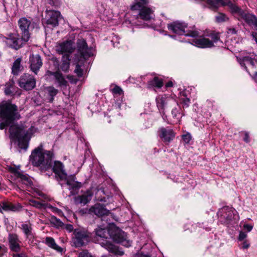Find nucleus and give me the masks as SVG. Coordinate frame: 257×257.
I'll use <instances>...</instances> for the list:
<instances>
[{"label": "nucleus", "instance_id": "1", "mask_svg": "<svg viewBox=\"0 0 257 257\" xmlns=\"http://www.w3.org/2000/svg\"><path fill=\"white\" fill-rule=\"evenodd\" d=\"M34 23L26 18H22L18 21V25L21 31V37L20 38L17 33L10 34L7 38V43L15 49L21 48L23 45L27 43L30 38V31L34 27Z\"/></svg>", "mask_w": 257, "mask_h": 257}, {"label": "nucleus", "instance_id": "2", "mask_svg": "<svg viewBox=\"0 0 257 257\" xmlns=\"http://www.w3.org/2000/svg\"><path fill=\"white\" fill-rule=\"evenodd\" d=\"M53 157V152L44 150L43 145L41 144L32 152L30 161L35 166H41L48 169L52 166Z\"/></svg>", "mask_w": 257, "mask_h": 257}, {"label": "nucleus", "instance_id": "3", "mask_svg": "<svg viewBox=\"0 0 257 257\" xmlns=\"http://www.w3.org/2000/svg\"><path fill=\"white\" fill-rule=\"evenodd\" d=\"M36 132V129L34 126H31L27 132L18 125H11L10 128L11 138L18 140L19 147L23 149H27L29 141Z\"/></svg>", "mask_w": 257, "mask_h": 257}, {"label": "nucleus", "instance_id": "4", "mask_svg": "<svg viewBox=\"0 0 257 257\" xmlns=\"http://www.w3.org/2000/svg\"><path fill=\"white\" fill-rule=\"evenodd\" d=\"M17 106L8 101L0 103V119L3 122L0 123V129L3 130L14 120L18 119Z\"/></svg>", "mask_w": 257, "mask_h": 257}, {"label": "nucleus", "instance_id": "5", "mask_svg": "<svg viewBox=\"0 0 257 257\" xmlns=\"http://www.w3.org/2000/svg\"><path fill=\"white\" fill-rule=\"evenodd\" d=\"M220 221L226 224L232 223L239 219L237 212L232 207L224 206L220 209L217 212Z\"/></svg>", "mask_w": 257, "mask_h": 257}, {"label": "nucleus", "instance_id": "6", "mask_svg": "<svg viewBox=\"0 0 257 257\" xmlns=\"http://www.w3.org/2000/svg\"><path fill=\"white\" fill-rule=\"evenodd\" d=\"M72 237L73 243L76 247H79L87 244L90 240V233L84 229H76Z\"/></svg>", "mask_w": 257, "mask_h": 257}, {"label": "nucleus", "instance_id": "7", "mask_svg": "<svg viewBox=\"0 0 257 257\" xmlns=\"http://www.w3.org/2000/svg\"><path fill=\"white\" fill-rule=\"evenodd\" d=\"M186 27L187 25L185 23L179 22H175L168 25V29L177 34H184L186 36H191L194 38L198 36V33L196 31H189L185 34L184 30Z\"/></svg>", "mask_w": 257, "mask_h": 257}, {"label": "nucleus", "instance_id": "8", "mask_svg": "<svg viewBox=\"0 0 257 257\" xmlns=\"http://www.w3.org/2000/svg\"><path fill=\"white\" fill-rule=\"evenodd\" d=\"M230 8L232 12L236 13L240 18L244 20L249 25L254 26L257 30V18L254 15L240 10L232 4H230Z\"/></svg>", "mask_w": 257, "mask_h": 257}, {"label": "nucleus", "instance_id": "9", "mask_svg": "<svg viewBox=\"0 0 257 257\" xmlns=\"http://www.w3.org/2000/svg\"><path fill=\"white\" fill-rule=\"evenodd\" d=\"M36 80L28 73H24L19 80V86L26 90H31L36 86Z\"/></svg>", "mask_w": 257, "mask_h": 257}, {"label": "nucleus", "instance_id": "10", "mask_svg": "<svg viewBox=\"0 0 257 257\" xmlns=\"http://www.w3.org/2000/svg\"><path fill=\"white\" fill-rule=\"evenodd\" d=\"M132 10H140L139 14L140 18L144 21H149L153 19L154 15L151 9L141 6L140 3H136L131 7Z\"/></svg>", "mask_w": 257, "mask_h": 257}, {"label": "nucleus", "instance_id": "11", "mask_svg": "<svg viewBox=\"0 0 257 257\" xmlns=\"http://www.w3.org/2000/svg\"><path fill=\"white\" fill-rule=\"evenodd\" d=\"M61 18V14L59 11L47 10L45 16V24L50 25L52 27H55L58 25L59 21Z\"/></svg>", "mask_w": 257, "mask_h": 257}, {"label": "nucleus", "instance_id": "12", "mask_svg": "<svg viewBox=\"0 0 257 257\" xmlns=\"http://www.w3.org/2000/svg\"><path fill=\"white\" fill-rule=\"evenodd\" d=\"M77 44L78 50L84 58L86 59L93 55L92 49L88 47L85 40L78 39Z\"/></svg>", "mask_w": 257, "mask_h": 257}, {"label": "nucleus", "instance_id": "13", "mask_svg": "<svg viewBox=\"0 0 257 257\" xmlns=\"http://www.w3.org/2000/svg\"><path fill=\"white\" fill-rule=\"evenodd\" d=\"M238 61L247 70V65L253 68L257 64V56L253 53H250L248 56L239 58Z\"/></svg>", "mask_w": 257, "mask_h": 257}, {"label": "nucleus", "instance_id": "14", "mask_svg": "<svg viewBox=\"0 0 257 257\" xmlns=\"http://www.w3.org/2000/svg\"><path fill=\"white\" fill-rule=\"evenodd\" d=\"M43 64L42 59L39 55H32L30 57V67L31 70L37 74Z\"/></svg>", "mask_w": 257, "mask_h": 257}, {"label": "nucleus", "instance_id": "15", "mask_svg": "<svg viewBox=\"0 0 257 257\" xmlns=\"http://www.w3.org/2000/svg\"><path fill=\"white\" fill-rule=\"evenodd\" d=\"M159 132L160 138L166 144L169 143L175 137V133L171 129L162 127L159 130Z\"/></svg>", "mask_w": 257, "mask_h": 257}, {"label": "nucleus", "instance_id": "16", "mask_svg": "<svg viewBox=\"0 0 257 257\" xmlns=\"http://www.w3.org/2000/svg\"><path fill=\"white\" fill-rule=\"evenodd\" d=\"M56 50L60 54L71 53L74 51L73 43L71 41L60 43L56 46Z\"/></svg>", "mask_w": 257, "mask_h": 257}, {"label": "nucleus", "instance_id": "17", "mask_svg": "<svg viewBox=\"0 0 257 257\" xmlns=\"http://www.w3.org/2000/svg\"><path fill=\"white\" fill-rule=\"evenodd\" d=\"M22 208V206L19 203L14 204L9 202H2L0 203V212L3 211H19Z\"/></svg>", "mask_w": 257, "mask_h": 257}, {"label": "nucleus", "instance_id": "18", "mask_svg": "<svg viewBox=\"0 0 257 257\" xmlns=\"http://www.w3.org/2000/svg\"><path fill=\"white\" fill-rule=\"evenodd\" d=\"M63 168V165L61 162H54L53 170L60 180L67 179V174L65 173Z\"/></svg>", "mask_w": 257, "mask_h": 257}, {"label": "nucleus", "instance_id": "19", "mask_svg": "<svg viewBox=\"0 0 257 257\" xmlns=\"http://www.w3.org/2000/svg\"><path fill=\"white\" fill-rule=\"evenodd\" d=\"M90 213H93L98 216H102L107 215L109 212L103 205L99 203L95 204L92 206L89 210Z\"/></svg>", "mask_w": 257, "mask_h": 257}, {"label": "nucleus", "instance_id": "20", "mask_svg": "<svg viewBox=\"0 0 257 257\" xmlns=\"http://www.w3.org/2000/svg\"><path fill=\"white\" fill-rule=\"evenodd\" d=\"M9 241L10 247L12 250L18 252L21 249L20 241L18 238V236L16 234H10L9 236Z\"/></svg>", "mask_w": 257, "mask_h": 257}, {"label": "nucleus", "instance_id": "21", "mask_svg": "<svg viewBox=\"0 0 257 257\" xmlns=\"http://www.w3.org/2000/svg\"><path fill=\"white\" fill-rule=\"evenodd\" d=\"M117 233L114 234V236L113 237V239L119 243H121L123 245L126 247L130 246L132 242L125 238L124 232L121 231L118 229H117Z\"/></svg>", "mask_w": 257, "mask_h": 257}, {"label": "nucleus", "instance_id": "22", "mask_svg": "<svg viewBox=\"0 0 257 257\" xmlns=\"http://www.w3.org/2000/svg\"><path fill=\"white\" fill-rule=\"evenodd\" d=\"M102 246L106 249L109 252L114 253L116 255H122L123 254V251L117 246L110 243L106 242L105 244L102 243Z\"/></svg>", "mask_w": 257, "mask_h": 257}, {"label": "nucleus", "instance_id": "23", "mask_svg": "<svg viewBox=\"0 0 257 257\" xmlns=\"http://www.w3.org/2000/svg\"><path fill=\"white\" fill-rule=\"evenodd\" d=\"M92 195V193L90 191H88L84 194L76 197L75 202L77 204H86L90 201Z\"/></svg>", "mask_w": 257, "mask_h": 257}, {"label": "nucleus", "instance_id": "24", "mask_svg": "<svg viewBox=\"0 0 257 257\" xmlns=\"http://www.w3.org/2000/svg\"><path fill=\"white\" fill-rule=\"evenodd\" d=\"M21 62L22 59L21 58H19L13 63L12 68V72L14 75H17L23 70V67L21 65Z\"/></svg>", "mask_w": 257, "mask_h": 257}, {"label": "nucleus", "instance_id": "25", "mask_svg": "<svg viewBox=\"0 0 257 257\" xmlns=\"http://www.w3.org/2000/svg\"><path fill=\"white\" fill-rule=\"evenodd\" d=\"M69 186L70 189H78L81 187V183L75 180L74 176H67L66 179H63ZM63 181V180H62Z\"/></svg>", "mask_w": 257, "mask_h": 257}, {"label": "nucleus", "instance_id": "26", "mask_svg": "<svg viewBox=\"0 0 257 257\" xmlns=\"http://www.w3.org/2000/svg\"><path fill=\"white\" fill-rule=\"evenodd\" d=\"M46 244L50 247L57 250L58 252H62L63 248L58 245L53 238L47 237L45 239Z\"/></svg>", "mask_w": 257, "mask_h": 257}, {"label": "nucleus", "instance_id": "27", "mask_svg": "<svg viewBox=\"0 0 257 257\" xmlns=\"http://www.w3.org/2000/svg\"><path fill=\"white\" fill-rule=\"evenodd\" d=\"M194 42L195 46L200 48L208 47L209 46V41L208 39L201 36L195 38L194 40Z\"/></svg>", "mask_w": 257, "mask_h": 257}, {"label": "nucleus", "instance_id": "28", "mask_svg": "<svg viewBox=\"0 0 257 257\" xmlns=\"http://www.w3.org/2000/svg\"><path fill=\"white\" fill-rule=\"evenodd\" d=\"M62 64L61 68L64 72H67L70 67V55L69 54H64L62 57Z\"/></svg>", "mask_w": 257, "mask_h": 257}, {"label": "nucleus", "instance_id": "29", "mask_svg": "<svg viewBox=\"0 0 257 257\" xmlns=\"http://www.w3.org/2000/svg\"><path fill=\"white\" fill-rule=\"evenodd\" d=\"M18 179V182L20 184L21 183L23 185L26 187H31L32 185V181L26 174L22 173ZM19 185H20V184H19Z\"/></svg>", "mask_w": 257, "mask_h": 257}, {"label": "nucleus", "instance_id": "30", "mask_svg": "<svg viewBox=\"0 0 257 257\" xmlns=\"http://www.w3.org/2000/svg\"><path fill=\"white\" fill-rule=\"evenodd\" d=\"M163 81L162 79L158 77H155L153 80L148 82L149 87H155L160 88L163 86Z\"/></svg>", "mask_w": 257, "mask_h": 257}, {"label": "nucleus", "instance_id": "31", "mask_svg": "<svg viewBox=\"0 0 257 257\" xmlns=\"http://www.w3.org/2000/svg\"><path fill=\"white\" fill-rule=\"evenodd\" d=\"M54 77L58 82L59 86L61 87L67 86V82L65 79L62 73H60L59 72H55L54 74Z\"/></svg>", "mask_w": 257, "mask_h": 257}, {"label": "nucleus", "instance_id": "32", "mask_svg": "<svg viewBox=\"0 0 257 257\" xmlns=\"http://www.w3.org/2000/svg\"><path fill=\"white\" fill-rule=\"evenodd\" d=\"M220 42V36L219 33L213 32L210 34V47L215 46Z\"/></svg>", "mask_w": 257, "mask_h": 257}, {"label": "nucleus", "instance_id": "33", "mask_svg": "<svg viewBox=\"0 0 257 257\" xmlns=\"http://www.w3.org/2000/svg\"><path fill=\"white\" fill-rule=\"evenodd\" d=\"M16 89L13 82H9L6 83V87L5 88V93L7 95H15L14 90Z\"/></svg>", "mask_w": 257, "mask_h": 257}, {"label": "nucleus", "instance_id": "34", "mask_svg": "<svg viewBox=\"0 0 257 257\" xmlns=\"http://www.w3.org/2000/svg\"><path fill=\"white\" fill-rule=\"evenodd\" d=\"M108 233L110 234V236L113 238L114 234H112L110 230H108L105 228H98L96 230L97 235L101 237H107V234Z\"/></svg>", "mask_w": 257, "mask_h": 257}, {"label": "nucleus", "instance_id": "35", "mask_svg": "<svg viewBox=\"0 0 257 257\" xmlns=\"http://www.w3.org/2000/svg\"><path fill=\"white\" fill-rule=\"evenodd\" d=\"M21 228L27 237L32 235V227L30 223L22 224Z\"/></svg>", "mask_w": 257, "mask_h": 257}, {"label": "nucleus", "instance_id": "36", "mask_svg": "<svg viewBox=\"0 0 257 257\" xmlns=\"http://www.w3.org/2000/svg\"><path fill=\"white\" fill-rule=\"evenodd\" d=\"M226 3L222 0H210V9H216L221 5H225Z\"/></svg>", "mask_w": 257, "mask_h": 257}, {"label": "nucleus", "instance_id": "37", "mask_svg": "<svg viewBox=\"0 0 257 257\" xmlns=\"http://www.w3.org/2000/svg\"><path fill=\"white\" fill-rule=\"evenodd\" d=\"M172 114L175 119L174 120V122L177 123L180 121V119L181 118V114L180 112L179 109L176 108L173 109L172 111Z\"/></svg>", "mask_w": 257, "mask_h": 257}, {"label": "nucleus", "instance_id": "38", "mask_svg": "<svg viewBox=\"0 0 257 257\" xmlns=\"http://www.w3.org/2000/svg\"><path fill=\"white\" fill-rule=\"evenodd\" d=\"M45 92L50 95V96H54L58 93V90L53 86L47 87L45 88Z\"/></svg>", "mask_w": 257, "mask_h": 257}, {"label": "nucleus", "instance_id": "39", "mask_svg": "<svg viewBox=\"0 0 257 257\" xmlns=\"http://www.w3.org/2000/svg\"><path fill=\"white\" fill-rule=\"evenodd\" d=\"M111 92L113 95H123V91L122 89L117 85H114L113 88L111 89Z\"/></svg>", "mask_w": 257, "mask_h": 257}, {"label": "nucleus", "instance_id": "40", "mask_svg": "<svg viewBox=\"0 0 257 257\" xmlns=\"http://www.w3.org/2000/svg\"><path fill=\"white\" fill-rule=\"evenodd\" d=\"M227 17L222 13H219L216 17V20L217 22L221 23L227 21Z\"/></svg>", "mask_w": 257, "mask_h": 257}, {"label": "nucleus", "instance_id": "41", "mask_svg": "<svg viewBox=\"0 0 257 257\" xmlns=\"http://www.w3.org/2000/svg\"><path fill=\"white\" fill-rule=\"evenodd\" d=\"M164 97H157L156 98V102L157 103V106L159 108H163L165 104V100Z\"/></svg>", "mask_w": 257, "mask_h": 257}, {"label": "nucleus", "instance_id": "42", "mask_svg": "<svg viewBox=\"0 0 257 257\" xmlns=\"http://www.w3.org/2000/svg\"><path fill=\"white\" fill-rule=\"evenodd\" d=\"M30 204L31 205L36 207L38 208H41L44 206V204L35 200H30Z\"/></svg>", "mask_w": 257, "mask_h": 257}, {"label": "nucleus", "instance_id": "43", "mask_svg": "<svg viewBox=\"0 0 257 257\" xmlns=\"http://www.w3.org/2000/svg\"><path fill=\"white\" fill-rule=\"evenodd\" d=\"M179 102L182 104L183 107H188L190 103V100L188 97H181Z\"/></svg>", "mask_w": 257, "mask_h": 257}, {"label": "nucleus", "instance_id": "44", "mask_svg": "<svg viewBox=\"0 0 257 257\" xmlns=\"http://www.w3.org/2000/svg\"><path fill=\"white\" fill-rule=\"evenodd\" d=\"M9 171L17 178V179L19 178V177L22 174V172H20L18 169H16L14 167H11L9 169Z\"/></svg>", "mask_w": 257, "mask_h": 257}, {"label": "nucleus", "instance_id": "45", "mask_svg": "<svg viewBox=\"0 0 257 257\" xmlns=\"http://www.w3.org/2000/svg\"><path fill=\"white\" fill-rule=\"evenodd\" d=\"M78 257H93L87 250H83L79 252Z\"/></svg>", "mask_w": 257, "mask_h": 257}, {"label": "nucleus", "instance_id": "46", "mask_svg": "<svg viewBox=\"0 0 257 257\" xmlns=\"http://www.w3.org/2000/svg\"><path fill=\"white\" fill-rule=\"evenodd\" d=\"M192 137L189 133H186L182 136V139L185 143L188 144L190 142Z\"/></svg>", "mask_w": 257, "mask_h": 257}, {"label": "nucleus", "instance_id": "47", "mask_svg": "<svg viewBox=\"0 0 257 257\" xmlns=\"http://www.w3.org/2000/svg\"><path fill=\"white\" fill-rule=\"evenodd\" d=\"M247 235L246 232L240 231H239V233L238 240L239 241H242L244 240H246V238L247 237Z\"/></svg>", "mask_w": 257, "mask_h": 257}, {"label": "nucleus", "instance_id": "48", "mask_svg": "<svg viewBox=\"0 0 257 257\" xmlns=\"http://www.w3.org/2000/svg\"><path fill=\"white\" fill-rule=\"evenodd\" d=\"M75 72L79 77L82 76L83 75V70L78 65H76V69H75Z\"/></svg>", "mask_w": 257, "mask_h": 257}, {"label": "nucleus", "instance_id": "49", "mask_svg": "<svg viewBox=\"0 0 257 257\" xmlns=\"http://www.w3.org/2000/svg\"><path fill=\"white\" fill-rule=\"evenodd\" d=\"M242 242L241 244V248L242 249H247L250 246V243H249L248 241L247 240H244L243 241H242Z\"/></svg>", "mask_w": 257, "mask_h": 257}, {"label": "nucleus", "instance_id": "50", "mask_svg": "<svg viewBox=\"0 0 257 257\" xmlns=\"http://www.w3.org/2000/svg\"><path fill=\"white\" fill-rule=\"evenodd\" d=\"M253 228V226L248 224H245L243 225V229L246 230L247 232H250Z\"/></svg>", "mask_w": 257, "mask_h": 257}, {"label": "nucleus", "instance_id": "51", "mask_svg": "<svg viewBox=\"0 0 257 257\" xmlns=\"http://www.w3.org/2000/svg\"><path fill=\"white\" fill-rule=\"evenodd\" d=\"M65 228L69 232H71L73 230V225L71 224H66L65 225Z\"/></svg>", "mask_w": 257, "mask_h": 257}, {"label": "nucleus", "instance_id": "52", "mask_svg": "<svg viewBox=\"0 0 257 257\" xmlns=\"http://www.w3.org/2000/svg\"><path fill=\"white\" fill-rule=\"evenodd\" d=\"M26 254L24 253L13 254V257H26Z\"/></svg>", "mask_w": 257, "mask_h": 257}, {"label": "nucleus", "instance_id": "53", "mask_svg": "<svg viewBox=\"0 0 257 257\" xmlns=\"http://www.w3.org/2000/svg\"><path fill=\"white\" fill-rule=\"evenodd\" d=\"M55 73V72H51L50 71H47L46 72L45 76L47 77V78H48L49 77H50L51 76H54Z\"/></svg>", "mask_w": 257, "mask_h": 257}, {"label": "nucleus", "instance_id": "54", "mask_svg": "<svg viewBox=\"0 0 257 257\" xmlns=\"http://www.w3.org/2000/svg\"><path fill=\"white\" fill-rule=\"evenodd\" d=\"M51 208L54 212L57 213L59 215H61L62 213V211L60 209H59L57 208L52 207Z\"/></svg>", "mask_w": 257, "mask_h": 257}, {"label": "nucleus", "instance_id": "55", "mask_svg": "<svg viewBox=\"0 0 257 257\" xmlns=\"http://www.w3.org/2000/svg\"><path fill=\"white\" fill-rule=\"evenodd\" d=\"M243 140L246 143L249 142V137L248 134L247 133H245V134H244V138H243Z\"/></svg>", "mask_w": 257, "mask_h": 257}, {"label": "nucleus", "instance_id": "56", "mask_svg": "<svg viewBox=\"0 0 257 257\" xmlns=\"http://www.w3.org/2000/svg\"><path fill=\"white\" fill-rule=\"evenodd\" d=\"M173 86V82L169 81L165 84L166 88L172 87Z\"/></svg>", "mask_w": 257, "mask_h": 257}, {"label": "nucleus", "instance_id": "57", "mask_svg": "<svg viewBox=\"0 0 257 257\" xmlns=\"http://www.w3.org/2000/svg\"><path fill=\"white\" fill-rule=\"evenodd\" d=\"M228 33L233 34H235L236 33V31L235 29L234 28H230L228 30Z\"/></svg>", "mask_w": 257, "mask_h": 257}, {"label": "nucleus", "instance_id": "58", "mask_svg": "<svg viewBox=\"0 0 257 257\" xmlns=\"http://www.w3.org/2000/svg\"><path fill=\"white\" fill-rule=\"evenodd\" d=\"M140 2L139 3H140V4L141 6H144V5H147L148 3L147 0H140Z\"/></svg>", "mask_w": 257, "mask_h": 257}, {"label": "nucleus", "instance_id": "59", "mask_svg": "<svg viewBox=\"0 0 257 257\" xmlns=\"http://www.w3.org/2000/svg\"><path fill=\"white\" fill-rule=\"evenodd\" d=\"M253 79L257 83V72H256L253 76Z\"/></svg>", "mask_w": 257, "mask_h": 257}, {"label": "nucleus", "instance_id": "60", "mask_svg": "<svg viewBox=\"0 0 257 257\" xmlns=\"http://www.w3.org/2000/svg\"><path fill=\"white\" fill-rule=\"evenodd\" d=\"M139 257H150V256L147 255H146V254H139Z\"/></svg>", "mask_w": 257, "mask_h": 257}, {"label": "nucleus", "instance_id": "61", "mask_svg": "<svg viewBox=\"0 0 257 257\" xmlns=\"http://www.w3.org/2000/svg\"><path fill=\"white\" fill-rule=\"evenodd\" d=\"M68 78L69 79V80L72 81V79L73 78V76H68Z\"/></svg>", "mask_w": 257, "mask_h": 257}, {"label": "nucleus", "instance_id": "62", "mask_svg": "<svg viewBox=\"0 0 257 257\" xmlns=\"http://www.w3.org/2000/svg\"><path fill=\"white\" fill-rule=\"evenodd\" d=\"M97 200L101 201V202L105 201V198H101V199H99L98 198V199H97Z\"/></svg>", "mask_w": 257, "mask_h": 257}, {"label": "nucleus", "instance_id": "63", "mask_svg": "<svg viewBox=\"0 0 257 257\" xmlns=\"http://www.w3.org/2000/svg\"><path fill=\"white\" fill-rule=\"evenodd\" d=\"M202 1H205L207 4L209 3V0H202Z\"/></svg>", "mask_w": 257, "mask_h": 257}, {"label": "nucleus", "instance_id": "64", "mask_svg": "<svg viewBox=\"0 0 257 257\" xmlns=\"http://www.w3.org/2000/svg\"><path fill=\"white\" fill-rule=\"evenodd\" d=\"M101 257H110V256L108 255H103L101 256Z\"/></svg>", "mask_w": 257, "mask_h": 257}]
</instances>
